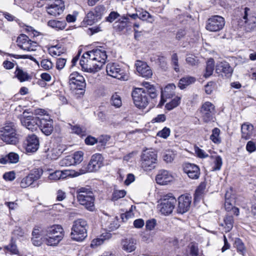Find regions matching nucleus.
I'll list each match as a JSON object with an SVG mask.
<instances>
[{"label":"nucleus","instance_id":"obj_6","mask_svg":"<svg viewBox=\"0 0 256 256\" xmlns=\"http://www.w3.org/2000/svg\"><path fill=\"white\" fill-rule=\"evenodd\" d=\"M176 198L172 194H168L160 200V203L158 205V208L162 214L167 216L170 214L175 208L176 203Z\"/></svg>","mask_w":256,"mask_h":256},{"label":"nucleus","instance_id":"obj_45","mask_svg":"<svg viewBox=\"0 0 256 256\" xmlns=\"http://www.w3.org/2000/svg\"><path fill=\"white\" fill-rule=\"evenodd\" d=\"M72 156L73 158L74 164H77L80 163L82 161L84 153L82 151H78L75 152L73 155H72Z\"/></svg>","mask_w":256,"mask_h":256},{"label":"nucleus","instance_id":"obj_42","mask_svg":"<svg viewBox=\"0 0 256 256\" xmlns=\"http://www.w3.org/2000/svg\"><path fill=\"white\" fill-rule=\"evenodd\" d=\"M180 98L176 96L172 99L170 102L166 104V108L168 110H172L173 108L178 106L180 102Z\"/></svg>","mask_w":256,"mask_h":256},{"label":"nucleus","instance_id":"obj_35","mask_svg":"<svg viewBox=\"0 0 256 256\" xmlns=\"http://www.w3.org/2000/svg\"><path fill=\"white\" fill-rule=\"evenodd\" d=\"M15 74L16 77L20 82L28 80L30 78V76L26 72H24L22 70L18 67L16 69Z\"/></svg>","mask_w":256,"mask_h":256},{"label":"nucleus","instance_id":"obj_14","mask_svg":"<svg viewBox=\"0 0 256 256\" xmlns=\"http://www.w3.org/2000/svg\"><path fill=\"white\" fill-rule=\"evenodd\" d=\"M28 114L26 110H24L21 116L20 122L22 126L32 132L37 128L40 118L28 115Z\"/></svg>","mask_w":256,"mask_h":256},{"label":"nucleus","instance_id":"obj_37","mask_svg":"<svg viewBox=\"0 0 256 256\" xmlns=\"http://www.w3.org/2000/svg\"><path fill=\"white\" fill-rule=\"evenodd\" d=\"M98 20H100L98 18H96V16L94 14L93 11L89 12L84 20L86 24L90 26L94 24Z\"/></svg>","mask_w":256,"mask_h":256},{"label":"nucleus","instance_id":"obj_21","mask_svg":"<svg viewBox=\"0 0 256 256\" xmlns=\"http://www.w3.org/2000/svg\"><path fill=\"white\" fill-rule=\"evenodd\" d=\"M178 206L177 207V212L183 214L187 212L191 204V197L188 196H180L178 200Z\"/></svg>","mask_w":256,"mask_h":256},{"label":"nucleus","instance_id":"obj_24","mask_svg":"<svg viewBox=\"0 0 256 256\" xmlns=\"http://www.w3.org/2000/svg\"><path fill=\"white\" fill-rule=\"evenodd\" d=\"M174 177L168 170H160L158 172L156 178V182L160 185H166L172 182Z\"/></svg>","mask_w":256,"mask_h":256},{"label":"nucleus","instance_id":"obj_25","mask_svg":"<svg viewBox=\"0 0 256 256\" xmlns=\"http://www.w3.org/2000/svg\"><path fill=\"white\" fill-rule=\"evenodd\" d=\"M216 72L218 74L222 73L226 76H230L233 72V69L228 62L224 61L217 62L216 66Z\"/></svg>","mask_w":256,"mask_h":256},{"label":"nucleus","instance_id":"obj_26","mask_svg":"<svg viewBox=\"0 0 256 256\" xmlns=\"http://www.w3.org/2000/svg\"><path fill=\"white\" fill-rule=\"evenodd\" d=\"M78 202L82 205H83L85 208L90 211H93L94 209V196H88L85 197L84 196H80L77 198Z\"/></svg>","mask_w":256,"mask_h":256},{"label":"nucleus","instance_id":"obj_61","mask_svg":"<svg viewBox=\"0 0 256 256\" xmlns=\"http://www.w3.org/2000/svg\"><path fill=\"white\" fill-rule=\"evenodd\" d=\"M170 134V130L166 127L164 128L162 130L158 132L157 136L163 138H167Z\"/></svg>","mask_w":256,"mask_h":256},{"label":"nucleus","instance_id":"obj_19","mask_svg":"<svg viewBox=\"0 0 256 256\" xmlns=\"http://www.w3.org/2000/svg\"><path fill=\"white\" fill-rule=\"evenodd\" d=\"M250 8H245L243 20L245 23V28L247 31L256 30V16L249 14Z\"/></svg>","mask_w":256,"mask_h":256},{"label":"nucleus","instance_id":"obj_47","mask_svg":"<svg viewBox=\"0 0 256 256\" xmlns=\"http://www.w3.org/2000/svg\"><path fill=\"white\" fill-rule=\"evenodd\" d=\"M234 246L237 249V251L244 255L246 250V248L244 243L240 238H237L235 240Z\"/></svg>","mask_w":256,"mask_h":256},{"label":"nucleus","instance_id":"obj_4","mask_svg":"<svg viewBox=\"0 0 256 256\" xmlns=\"http://www.w3.org/2000/svg\"><path fill=\"white\" fill-rule=\"evenodd\" d=\"M157 154L156 152L146 149L141 155V166L145 171H150L156 168Z\"/></svg>","mask_w":256,"mask_h":256},{"label":"nucleus","instance_id":"obj_11","mask_svg":"<svg viewBox=\"0 0 256 256\" xmlns=\"http://www.w3.org/2000/svg\"><path fill=\"white\" fill-rule=\"evenodd\" d=\"M106 70L108 74L112 77L123 80H128L124 70L116 63L108 64Z\"/></svg>","mask_w":256,"mask_h":256},{"label":"nucleus","instance_id":"obj_50","mask_svg":"<svg viewBox=\"0 0 256 256\" xmlns=\"http://www.w3.org/2000/svg\"><path fill=\"white\" fill-rule=\"evenodd\" d=\"M49 52L52 56H60L64 52L60 50V47H58L57 46H52L49 48Z\"/></svg>","mask_w":256,"mask_h":256},{"label":"nucleus","instance_id":"obj_9","mask_svg":"<svg viewBox=\"0 0 256 256\" xmlns=\"http://www.w3.org/2000/svg\"><path fill=\"white\" fill-rule=\"evenodd\" d=\"M68 83L72 90H80V94L84 93L86 86L85 80L78 72H74L70 75Z\"/></svg>","mask_w":256,"mask_h":256},{"label":"nucleus","instance_id":"obj_51","mask_svg":"<svg viewBox=\"0 0 256 256\" xmlns=\"http://www.w3.org/2000/svg\"><path fill=\"white\" fill-rule=\"evenodd\" d=\"M40 66L44 70H49L52 68L53 64L48 59H44L40 62Z\"/></svg>","mask_w":256,"mask_h":256},{"label":"nucleus","instance_id":"obj_58","mask_svg":"<svg viewBox=\"0 0 256 256\" xmlns=\"http://www.w3.org/2000/svg\"><path fill=\"white\" fill-rule=\"evenodd\" d=\"M138 18L142 20H148V18H152L151 15L146 11L142 10L138 12Z\"/></svg>","mask_w":256,"mask_h":256},{"label":"nucleus","instance_id":"obj_22","mask_svg":"<svg viewBox=\"0 0 256 256\" xmlns=\"http://www.w3.org/2000/svg\"><path fill=\"white\" fill-rule=\"evenodd\" d=\"M135 65L137 72L141 76L146 78H150L152 76V70L145 62L137 60Z\"/></svg>","mask_w":256,"mask_h":256},{"label":"nucleus","instance_id":"obj_43","mask_svg":"<svg viewBox=\"0 0 256 256\" xmlns=\"http://www.w3.org/2000/svg\"><path fill=\"white\" fill-rule=\"evenodd\" d=\"M60 164L62 166H68L74 165L73 158L72 156H68L60 160Z\"/></svg>","mask_w":256,"mask_h":256},{"label":"nucleus","instance_id":"obj_17","mask_svg":"<svg viewBox=\"0 0 256 256\" xmlns=\"http://www.w3.org/2000/svg\"><path fill=\"white\" fill-rule=\"evenodd\" d=\"M176 86L173 84H168L166 87L161 90V98L158 107L161 108L166 102L167 98L173 97L175 94Z\"/></svg>","mask_w":256,"mask_h":256},{"label":"nucleus","instance_id":"obj_7","mask_svg":"<svg viewBox=\"0 0 256 256\" xmlns=\"http://www.w3.org/2000/svg\"><path fill=\"white\" fill-rule=\"evenodd\" d=\"M132 96L134 104L140 109L145 108L150 103L148 94L143 88H135L132 92Z\"/></svg>","mask_w":256,"mask_h":256},{"label":"nucleus","instance_id":"obj_13","mask_svg":"<svg viewBox=\"0 0 256 256\" xmlns=\"http://www.w3.org/2000/svg\"><path fill=\"white\" fill-rule=\"evenodd\" d=\"M16 42L20 48L26 52L36 50L38 46L36 42L32 40L24 34H21L18 36Z\"/></svg>","mask_w":256,"mask_h":256},{"label":"nucleus","instance_id":"obj_57","mask_svg":"<svg viewBox=\"0 0 256 256\" xmlns=\"http://www.w3.org/2000/svg\"><path fill=\"white\" fill-rule=\"evenodd\" d=\"M72 132L80 136H86V132L78 126H71Z\"/></svg>","mask_w":256,"mask_h":256},{"label":"nucleus","instance_id":"obj_38","mask_svg":"<svg viewBox=\"0 0 256 256\" xmlns=\"http://www.w3.org/2000/svg\"><path fill=\"white\" fill-rule=\"evenodd\" d=\"M110 238L111 234H102L100 238L93 240L91 242L90 246L92 248H94V246H100L104 243V240Z\"/></svg>","mask_w":256,"mask_h":256},{"label":"nucleus","instance_id":"obj_33","mask_svg":"<svg viewBox=\"0 0 256 256\" xmlns=\"http://www.w3.org/2000/svg\"><path fill=\"white\" fill-rule=\"evenodd\" d=\"M66 24L64 20L60 21L53 20H49L48 22V25L49 26L58 30L64 29Z\"/></svg>","mask_w":256,"mask_h":256},{"label":"nucleus","instance_id":"obj_10","mask_svg":"<svg viewBox=\"0 0 256 256\" xmlns=\"http://www.w3.org/2000/svg\"><path fill=\"white\" fill-rule=\"evenodd\" d=\"M201 118L205 123L214 122L216 112L214 106L210 102H204L200 110Z\"/></svg>","mask_w":256,"mask_h":256},{"label":"nucleus","instance_id":"obj_20","mask_svg":"<svg viewBox=\"0 0 256 256\" xmlns=\"http://www.w3.org/2000/svg\"><path fill=\"white\" fill-rule=\"evenodd\" d=\"M38 126L46 136H50L54 130L53 121L48 116L47 118H40Z\"/></svg>","mask_w":256,"mask_h":256},{"label":"nucleus","instance_id":"obj_23","mask_svg":"<svg viewBox=\"0 0 256 256\" xmlns=\"http://www.w3.org/2000/svg\"><path fill=\"white\" fill-rule=\"evenodd\" d=\"M39 146V140L36 136L32 134L28 136L26 146V150L28 152H36L38 150Z\"/></svg>","mask_w":256,"mask_h":256},{"label":"nucleus","instance_id":"obj_31","mask_svg":"<svg viewBox=\"0 0 256 256\" xmlns=\"http://www.w3.org/2000/svg\"><path fill=\"white\" fill-rule=\"evenodd\" d=\"M253 130V126L252 124H244L241 126L242 138L245 140H248L250 138Z\"/></svg>","mask_w":256,"mask_h":256},{"label":"nucleus","instance_id":"obj_27","mask_svg":"<svg viewBox=\"0 0 256 256\" xmlns=\"http://www.w3.org/2000/svg\"><path fill=\"white\" fill-rule=\"evenodd\" d=\"M136 240L132 238L122 239L121 241L122 249L127 252H131L136 249Z\"/></svg>","mask_w":256,"mask_h":256},{"label":"nucleus","instance_id":"obj_59","mask_svg":"<svg viewBox=\"0 0 256 256\" xmlns=\"http://www.w3.org/2000/svg\"><path fill=\"white\" fill-rule=\"evenodd\" d=\"M2 15L9 22H18L20 21L16 16L8 12H3Z\"/></svg>","mask_w":256,"mask_h":256},{"label":"nucleus","instance_id":"obj_34","mask_svg":"<svg viewBox=\"0 0 256 256\" xmlns=\"http://www.w3.org/2000/svg\"><path fill=\"white\" fill-rule=\"evenodd\" d=\"M224 224H222L221 226H224V231L226 232H230L233 227L234 218L232 215H226L224 220Z\"/></svg>","mask_w":256,"mask_h":256},{"label":"nucleus","instance_id":"obj_18","mask_svg":"<svg viewBox=\"0 0 256 256\" xmlns=\"http://www.w3.org/2000/svg\"><path fill=\"white\" fill-rule=\"evenodd\" d=\"M183 170L188 178L192 180H197L200 176V169L199 167L194 164L185 163L182 165Z\"/></svg>","mask_w":256,"mask_h":256},{"label":"nucleus","instance_id":"obj_5","mask_svg":"<svg viewBox=\"0 0 256 256\" xmlns=\"http://www.w3.org/2000/svg\"><path fill=\"white\" fill-rule=\"evenodd\" d=\"M0 138L7 144L16 145L18 142V135L14 126L8 124L0 130Z\"/></svg>","mask_w":256,"mask_h":256},{"label":"nucleus","instance_id":"obj_56","mask_svg":"<svg viewBox=\"0 0 256 256\" xmlns=\"http://www.w3.org/2000/svg\"><path fill=\"white\" fill-rule=\"evenodd\" d=\"M214 166L213 168L214 170H220L222 162V158L219 156H217L215 157V160L214 162Z\"/></svg>","mask_w":256,"mask_h":256},{"label":"nucleus","instance_id":"obj_8","mask_svg":"<svg viewBox=\"0 0 256 256\" xmlns=\"http://www.w3.org/2000/svg\"><path fill=\"white\" fill-rule=\"evenodd\" d=\"M103 166V158L102 154H96L92 156L86 167L75 172L74 176H78L86 172H96Z\"/></svg>","mask_w":256,"mask_h":256},{"label":"nucleus","instance_id":"obj_49","mask_svg":"<svg viewBox=\"0 0 256 256\" xmlns=\"http://www.w3.org/2000/svg\"><path fill=\"white\" fill-rule=\"evenodd\" d=\"M128 18L126 16H124L122 18V20H120L118 22V24L116 26L120 30H122L124 28L127 26V22H128Z\"/></svg>","mask_w":256,"mask_h":256},{"label":"nucleus","instance_id":"obj_52","mask_svg":"<svg viewBox=\"0 0 256 256\" xmlns=\"http://www.w3.org/2000/svg\"><path fill=\"white\" fill-rule=\"evenodd\" d=\"M186 60V63L191 66H196L198 64V60L193 55L187 56Z\"/></svg>","mask_w":256,"mask_h":256},{"label":"nucleus","instance_id":"obj_1","mask_svg":"<svg viewBox=\"0 0 256 256\" xmlns=\"http://www.w3.org/2000/svg\"><path fill=\"white\" fill-rule=\"evenodd\" d=\"M106 58L107 55L104 50L96 48L84 53L80 64L84 71L94 72L101 69Z\"/></svg>","mask_w":256,"mask_h":256},{"label":"nucleus","instance_id":"obj_2","mask_svg":"<svg viewBox=\"0 0 256 256\" xmlns=\"http://www.w3.org/2000/svg\"><path fill=\"white\" fill-rule=\"evenodd\" d=\"M64 236V231L62 227L59 224H53L44 230L43 241L48 246H57Z\"/></svg>","mask_w":256,"mask_h":256},{"label":"nucleus","instance_id":"obj_39","mask_svg":"<svg viewBox=\"0 0 256 256\" xmlns=\"http://www.w3.org/2000/svg\"><path fill=\"white\" fill-rule=\"evenodd\" d=\"M110 102L112 106L116 108H120L122 105L121 98L117 93H115L112 95Z\"/></svg>","mask_w":256,"mask_h":256},{"label":"nucleus","instance_id":"obj_32","mask_svg":"<svg viewBox=\"0 0 256 256\" xmlns=\"http://www.w3.org/2000/svg\"><path fill=\"white\" fill-rule=\"evenodd\" d=\"M196 78L193 76H186L180 79L178 82V87L183 90L188 86L194 84L196 82Z\"/></svg>","mask_w":256,"mask_h":256},{"label":"nucleus","instance_id":"obj_41","mask_svg":"<svg viewBox=\"0 0 256 256\" xmlns=\"http://www.w3.org/2000/svg\"><path fill=\"white\" fill-rule=\"evenodd\" d=\"M77 194V198H79L80 196H84L85 197H87L88 196H94V194L90 190V188H78L76 190Z\"/></svg>","mask_w":256,"mask_h":256},{"label":"nucleus","instance_id":"obj_48","mask_svg":"<svg viewBox=\"0 0 256 256\" xmlns=\"http://www.w3.org/2000/svg\"><path fill=\"white\" fill-rule=\"evenodd\" d=\"M105 10V8L103 6L98 5L96 6L94 10V14L100 20L102 18V16Z\"/></svg>","mask_w":256,"mask_h":256},{"label":"nucleus","instance_id":"obj_40","mask_svg":"<svg viewBox=\"0 0 256 256\" xmlns=\"http://www.w3.org/2000/svg\"><path fill=\"white\" fill-rule=\"evenodd\" d=\"M63 151L58 148H52L48 153V156L51 160L57 159L62 153Z\"/></svg>","mask_w":256,"mask_h":256},{"label":"nucleus","instance_id":"obj_29","mask_svg":"<svg viewBox=\"0 0 256 256\" xmlns=\"http://www.w3.org/2000/svg\"><path fill=\"white\" fill-rule=\"evenodd\" d=\"M19 155L14 152H10L5 156L0 158V162L2 164H16L19 161Z\"/></svg>","mask_w":256,"mask_h":256},{"label":"nucleus","instance_id":"obj_30","mask_svg":"<svg viewBox=\"0 0 256 256\" xmlns=\"http://www.w3.org/2000/svg\"><path fill=\"white\" fill-rule=\"evenodd\" d=\"M4 250L6 252L10 253L12 255H16L20 256V252L16 244V241L12 238L10 243L4 246Z\"/></svg>","mask_w":256,"mask_h":256},{"label":"nucleus","instance_id":"obj_28","mask_svg":"<svg viewBox=\"0 0 256 256\" xmlns=\"http://www.w3.org/2000/svg\"><path fill=\"white\" fill-rule=\"evenodd\" d=\"M76 172H71L69 170H56L50 174L48 178L50 180H58L60 179H64L68 176H75Z\"/></svg>","mask_w":256,"mask_h":256},{"label":"nucleus","instance_id":"obj_3","mask_svg":"<svg viewBox=\"0 0 256 256\" xmlns=\"http://www.w3.org/2000/svg\"><path fill=\"white\" fill-rule=\"evenodd\" d=\"M88 225L84 219H78L73 222L72 228L71 236L74 240L82 242L87 237Z\"/></svg>","mask_w":256,"mask_h":256},{"label":"nucleus","instance_id":"obj_15","mask_svg":"<svg viewBox=\"0 0 256 256\" xmlns=\"http://www.w3.org/2000/svg\"><path fill=\"white\" fill-rule=\"evenodd\" d=\"M46 8L50 15L56 16L63 12L64 5L62 0H49Z\"/></svg>","mask_w":256,"mask_h":256},{"label":"nucleus","instance_id":"obj_60","mask_svg":"<svg viewBox=\"0 0 256 256\" xmlns=\"http://www.w3.org/2000/svg\"><path fill=\"white\" fill-rule=\"evenodd\" d=\"M163 158L166 162H170L174 160V154L172 152H166L164 155Z\"/></svg>","mask_w":256,"mask_h":256},{"label":"nucleus","instance_id":"obj_62","mask_svg":"<svg viewBox=\"0 0 256 256\" xmlns=\"http://www.w3.org/2000/svg\"><path fill=\"white\" fill-rule=\"evenodd\" d=\"M156 222L155 219H152L146 222V228L147 230H152L156 226Z\"/></svg>","mask_w":256,"mask_h":256},{"label":"nucleus","instance_id":"obj_12","mask_svg":"<svg viewBox=\"0 0 256 256\" xmlns=\"http://www.w3.org/2000/svg\"><path fill=\"white\" fill-rule=\"evenodd\" d=\"M225 20L221 16L216 15L209 18L206 26V28L210 32H218L223 28Z\"/></svg>","mask_w":256,"mask_h":256},{"label":"nucleus","instance_id":"obj_46","mask_svg":"<svg viewBox=\"0 0 256 256\" xmlns=\"http://www.w3.org/2000/svg\"><path fill=\"white\" fill-rule=\"evenodd\" d=\"M126 194L124 190H114L112 193V200L114 201L124 198Z\"/></svg>","mask_w":256,"mask_h":256},{"label":"nucleus","instance_id":"obj_36","mask_svg":"<svg viewBox=\"0 0 256 256\" xmlns=\"http://www.w3.org/2000/svg\"><path fill=\"white\" fill-rule=\"evenodd\" d=\"M214 62L212 58L208 60L206 62V66L205 70V72L204 76L205 78H208L212 75L214 70Z\"/></svg>","mask_w":256,"mask_h":256},{"label":"nucleus","instance_id":"obj_55","mask_svg":"<svg viewBox=\"0 0 256 256\" xmlns=\"http://www.w3.org/2000/svg\"><path fill=\"white\" fill-rule=\"evenodd\" d=\"M172 64L173 65L175 71L176 72H179L178 57L176 53L173 54L172 56Z\"/></svg>","mask_w":256,"mask_h":256},{"label":"nucleus","instance_id":"obj_16","mask_svg":"<svg viewBox=\"0 0 256 256\" xmlns=\"http://www.w3.org/2000/svg\"><path fill=\"white\" fill-rule=\"evenodd\" d=\"M42 174V169H34L28 176L22 180L20 183V187L26 188L31 186L34 182L40 178Z\"/></svg>","mask_w":256,"mask_h":256},{"label":"nucleus","instance_id":"obj_64","mask_svg":"<svg viewBox=\"0 0 256 256\" xmlns=\"http://www.w3.org/2000/svg\"><path fill=\"white\" fill-rule=\"evenodd\" d=\"M246 150L250 153L254 152L256 150V144L252 141H248L246 146Z\"/></svg>","mask_w":256,"mask_h":256},{"label":"nucleus","instance_id":"obj_44","mask_svg":"<svg viewBox=\"0 0 256 256\" xmlns=\"http://www.w3.org/2000/svg\"><path fill=\"white\" fill-rule=\"evenodd\" d=\"M220 130L218 128H214L212 131V134L210 136V140L216 144H219L220 140L219 137Z\"/></svg>","mask_w":256,"mask_h":256},{"label":"nucleus","instance_id":"obj_54","mask_svg":"<svg viewBox=\"0 0 256 256\" xmlns=\"http://www.w3.org/2000/svg\"><path fill=\"white\" fill-rule=\"evenodd\" d=\"M148 94V96H150L151 99H154L158 96V93L155 87L154 86L150 87L148 90H146Z\"/></svg>","mask_w":256,"mask_h":256},{"label":"nucleus","instance_id":"obj_53","mask_svg":"<svg viewBox=\"0 0 256 256\" xmlns=\"http://www.w3.org/2000/svg\"><path fill=\"white\" fill-rule=\"evenodd\" d=\"M206 184L204 182H202L196 190L194 196L195 198H198L204 192L206 189Z\"/></svg>","mask_w":256,"mask_h":256},{"label":"nucleus","instance_id":"obj_63","mask_svg":"<svg viewBox=\"0 0 256 256\" xmlns=\"http://www.w3.org/2000/svg\"><path fill=\"white\" fill-rule=\"evenodd\" d=\"M66 60L64 58H59L57 59L56 62V68L58 70L62 69L66 63Z\"/></svg>","mask_w":256,"mask_h":256}]
</instances>
